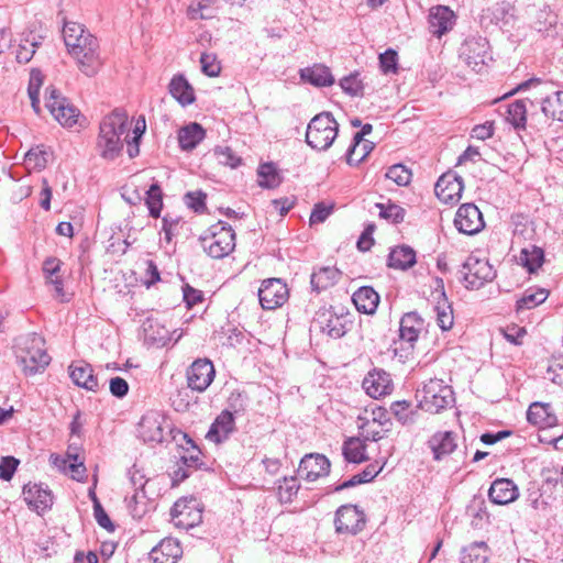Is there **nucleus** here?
<instances>
[{"mask_svg":"<svg viewBox=\"0 0 563 563\" xmlns=\"http://www.w3.org/2000/svg\"><path fill=\"white\" fill-rule=\"evenodd\" d=\"M63 37L79 70L88 77L97 75L103 64L98 38L77 22L64 24Z\"/></svg>","mask_w":563,"mask_h":563,"instance_id":"nucleus-1","label":"nucleus"},{"mask_svg":"<svg viewBox=\"0 0 563 563\" xmlns=\"http://www.w3.org/2000/svg\"><path fill=\"white\" fill-rule=\"evenodd\" d=\"M128 130L129 117L123 109L117 108L106 115L100 122L96 143L99 155L107 161L119 157L123 151L122 136L128 133Z\"/></svg>","mask_w":563,"mask_h":563,"instance_id":"nucleus-2","label":"nucleus"},{"mask_svg":"<svg viewBox=\"0 0 563 563\" xmlns=\"http://www.w3.org/2000/svg\"><path fill=\"white\" fill-rule=\"evenodd\" d=\"M15 354L25 375L32 376L45 369L51 357L45 350V341L37 333H29L16 339Z\"/></svg>","mask_w":563,"mask_h":563,"instance_id":"nucleus-3","label":"nucleus"},{"mask_svg":"<svg viewBox=\"0 0 563 563\" xmlns=\"http://www.w3.org/2000/svg\"><path fill=\"white\" fill-rule=\"evenodd\" d=\"M339 133V123L331 112H321L314 115L306 132L307 144L317 151H327L331 147Z\"/></svg>","mask_w":563,"mask_h":563,"instance_id":"nucleus-4","label":"nucleus"},{"mask_svg":"<svg viewBox=\"0 0 563 563\" xmlns=\"http://www.w3.org/2000/svg\"><path fill=\"white\" fill-rule=\"evenodd\" d=\"M203 250L212 258H223L235 247V233L230 225L219 221L201 238Z\"/></svg>","mask_w":563,"mask_h":563,"instance_id":"nucleus-5","label":"nucleus"},{"mask_svg":"<svg viewBox=\"0 0 563 563\" xmlns=\"http://www.w3.org/2000/svg\"><path fill=\"white\" fill-rule=\"evenodd\" d=\"M460 279L468 289H479L496 277V272L486 260L468 256L459 272Z\"/></svg>","mask_w":563,"mask_h":563,"instance_id":"nucleus-6","label":"nucleus"},{"mask_svg":"<svg viewBox=\"0 0 563 563\" xmlns=\"http://www.w3.org/2000/svg\"><path fill=\"white\" fill-rule=\"evenodd\" d=\"M166 429L170 431V426L165 417L157 411L146 412L139 422L137 437L150 445L164 442Z\"/></svg>","mask_w":563,"mask_h":563,"instance_id":"nucleus-7","label":"nucleus"},{"mask_svg":"<svg viewBox=\"0 0 563 563\" xmlns=\"http://www.w3.org/2000/svg\"><path fill=\"white\" fill-rule=\"evenodd\" d=\"M423 406L433 412L450 407L454 402V394L451 386L441 379H430L422 389Z\"/></svg>","mask_w":563,"mask_h":563,"instance_id":"nucleus-8","label":"nucleus"},{"mask_svg":"<svg viewBox=\"0 0 563 563\" xmlns=\"http://www.w3.org/2000/svg\"><path fill=\"white\" fill-rule=\"evenodd\" d=\"M45 107L62 125L70 128L76 124L78 109L70 104L57 89L46 88Z\"/></svg>","mask_w":563,"mask_h":563,"instance_id":"nucleus-9","label":"nucleus"},{"mask_svg":"<svg viewBox=\"0 0 563 563\" xmlns=\"http://www.w3.org/2000/svg\"><path fill=\"white\" fill-rule=\"evenodd\" d=\"M366 523V516L355 505H343L335 512L334 526L338 533L355 536L360 533Z\"/></svg>","mask_w":563,"mask_h":563,"instance_id":"nucleus-10","label":"nucleus"},{"mask_svg":"<svg viewBox=\"0 0 563 563\" xmlns=\"http://www.w3.org/2000/svg\"><path fill=\"white\" fill-rule=\"evenodd\" d=\"M489 44L485 37L470 36L462 44L460 57L475 71H479L489 57Z\"/></svg>","mask_w":563,"mask_h":563,"instance_id":"nucleus-11","label":"nucleus"},{"mask_svg":"<svg viewBox=\"0 0 563 563\" xmlns=\"http://www.w3.org/2000/svg\"><path fill=\"white\" fill-rule=\"evenodd\" d=\"M287 298V285L279 278L264 280L258 289L260 303L265 310H273L283 306Z\"/></svg>","mask_w":563,"mask_h":563,"instance_id":"nucleus-12","label":"nucleus"},{"mask_svg":"<svg viewBox=\"0 0 563 563\" xmlns=\"http://www.w3.org/2000/svg\"><path fill=\"white\" fill-rule=\"evenodd\" d=\"M216 371L208 358L196 360L187 369L188 387L198 393L205 391L213 382Z\"/></svg>","mask_w":563,"mask_h":563,"instance_id":"nucleus-13","label":"nucleus"},{"mask_svg":"<svg viewBox=\"0 0 563 563\" xmlns=\"http://www.w3.org/2000/svg\"><path fill=\"white\" fill-rule=\"evenodd\" d=\"M431 297L432 300L437 302L434 306V311L437 313L438 325L443 331L450 330L454 322L453 309L445 295L444 283L442 278H434V286Z\"/></svg>","mask_w":563,"mask_h":563,"instance_id":"nucleus-14","label":"nucleus"},{"mask_svg":"<svg viewBox=\"0 0 563 563\" xmlns=\"http://www.w3.org/2000/svg\"><path fill=\"white\" fill-rule=\"evenodd\" d=\"M454 225L459 232L473 235L478 233L485 223L482 212L474 203H464L455 213Z\"/></svg>","mask_w":563,"mask_h":563,"instance_id":"nucleus-15","label":"nucleus"},{"mask_svg":"<svg viewBox=\"0 0 563 563\" xmlns=\"http://www.w3.org/2000/svg\"><path fill=\"white\" fill-rule=\"evenodd\" d=\"M330 467L331 463L325 455L309 453L301 459L298 472L303 479L314 482L327 476L330 473Z\"/></svg>","mask_w":563,"mask_h":563,"instance_id":"nucleus-16","label":"nucleus"},{"mask_svg":"<svg viewBox=\"0 0 563 563\" xmlns=\"http://www.w3.org/2000/svg\"><path fill=\"white\" fill-rule=\"evenodd\" d=\"M362 387L369 397L378 399L391 393L393 380L386 371L374 368L364 377Z\"/></svg>","mask_w":563,"mask_h":563,"instance_id":"nucleus-17","label":"nucleus"},{"mask_svg":"<svg viewBox=\"0 0 563 563\" xmlns=\"http://www.w3.org/2000/svg\"><path fill=\"white\" fill-rule=\"evenodd\" d=\"M463 178L454 174L442 175L434 186L435 195L445 203H454L462 197Z\"/></svg>","mask_w":563,"mask_h":563,"instance_id":"nucleus-18","label":"nucleus"},{"mask_svg":"<svg viewBox=\"0 0 563 563\" xmlns=\"http://www.w3.org/2000/svg\"><path fill=\"white\" fill-rule=\"evenodd\" d=\"M428 23L430 33L437 37H441L452 30L455 23L454 12L445 5L433 7L429 11Z\"/></svg>","mask_w":563,"mask_h":563,"instance_id":"nucleus-19","label":"nucleus"},{"mask_svg":"<svg viewBox=\"0 0 563 563\" xmlns=\"http://www.w3.org/2000/svg\"><path fill=\"white\" fill-rule=\"evenodd\" d=\"M427 445L432 452L433 460L441 461L457 448V434L453 431H437L429 438Z\"/></svg>","mask_w":563,"mask_h":563,"instance_id":"nucleus-20","label":"nucleus"},{"mask_svg":"<svg viewBox=\"0 0 563 563\" xmlns=\"http://www.w3.org/2000/svg\"><path fill=\"white\" fill-rule=\"evenodd\" d=\"M173 522L176 527L190 529L198 526L202 521V514L194 505L178 500L170 510Z\"/></svg>","mask_w":563,"mask_h":563,"instance_id":"nucleus-21","label":"nucleus"},{"mask_svg":"<svg viewBox=\"0 0 563 563\" xmlns=\"http://www.w3.org/2000/svg\"><path fill=\"white\" fill-rule=\"evenodd\" d=\"M23 498L26 504L37 511L44 512L53 505V495L51 490L44 488L42 484H27L23 487Z\"/></svg>","mask_w":563,"mask_h":563,"instance_id":"nucleus-22","label":"nucleus"},{"mask_svg":"<svg viewBox=\"0 0 563 563\" xmlns=\"http://www.w3.org/2000/svg\"><path fill=\"white\" fill-rule=\"evenodd\" d=\"M234 430V416L225 409L214 419L206 434V439L218 444L225 441Z\"/></svg>","mask_w":563,"mask_h":563,"instance_id":"nucleus-23","label":"nucleus"},{"mask_svg":"<svg viewBox=\"0 0 563 563\" xmlns=\"http://www.w3.org/2000/svg\"><path fill=\"white\" fill-rule=\"evenodd\" d=\"M488 497L496 505H507L519 497V489L511 479L497 478L490 485Z\"/></svg>","mask_w":563,"mask_h":563,"instance_id":"nucleus-24","label":"nucleus"},{"mask_svg":"<svg viewBox=\"0 0 563 563\" xmlns=\"http://www.w3.org/2000/svg\"><path fill=\"white\" fill-rule=\"evenodd\" d=\"M69 376L75 385L89 391H97L99 384L98 378L93 375L90 364L78 361L69 365Z\"/></svg>","mask_w":563,"mask_h":563,"instance_id":"nucleus-25","label":"nucleus"},{"mask_svg":"<svg viewBox=\"0 0 563 563\" xmlns=\"http://www.w3.org/2000/svg\"><path fill=\"white\" fill-rule=\"evenodd\" d=\"M527 419L531 424L540 428H552L558 424V417L550 404L533 402L527 411Z\"/></svg>","mask_w":563,"mask_h":563,"instance_id":"nucleus-26","label":"nucleus"},{"mask_svg":"<svg viewBox=\"0 0 563 563\" xmlns=\"http://www.w3.org/2000/svg\"><path fill=\"white\" fill-rule=\"evenodd\" d=\"M534 101L540 103V110L545 121L556 120L563 122V91H554L545 95L540 99L534 98Z\"/></svg>","mask_w":563,"mask_h":563,"instance_id":"nucleus-27","label":"nucleus"},{"mask_svg":"<svg viewBox=\"0 0 563 563\" xmlns=\"http://www.w3.org/2000/svg\"><path fill=\"white\" fill-rule=\"evenodd\" d=\"M423 319L415 311L404 314L399 325L401 341L407 342L409 346L412 347L419 333L423 329Z\"/></svg>","mask_w":563,"mask_h":563,"instance_id":"nucleus-28","label":"nucleus"},{"mask_svg":"<svg viewBox=\"0 0 563 563\" xmlns=\"http://www.w3.org/2000/svg\"><path fill=\"white\" fill-rule=\"evenodd\" d=\"M316 323L319 324L322 332L332 339H340L347 331V320L342 316L323 312L318 316Z\"/></svg>","mask_w":563,"mask_h":563,"instance_id":"nucleus-29","label":"nucleus"},{"mask_svg":"<svg viewBox=\"0 0 563 563\" xmlns=\"http://www.w3.org/2000/svg\"><path fill=\"white\" fill-rule=\"evenodd\" d=\"M352 300L360 312L372 314L379 303V295L373 287L363 286L353 294Z\"/></svg>","mask_w":563,"mask_h":563,"instance_id":"nucleus-30","label":"nucleus"},{"mask_svg":"<svg viewBox=\"0 0 563 563\" xmlns=\"http://www.w3.org/2000/svg\"><path fill=\"white\" fill-rule=\"evenodd\" d=\"M527 102L533 106L534 101L530 99L515 100L508 104L506 111V121L516 130L521 131L527 126L528 108Z\"/></svg>","mask_w":563,"mask_h":563,"instance_id":"nucleus-31","label":"nucleus"},{"mask_svg":"<svg viewBox=\"0 0 563 563\" xmlns=\"http://www.w3.org/2000/svg\"><path fill=\"white\" fill-rule=\"evenodd\" d=\"M206 136L205 129L199 123H190L178 132V143L181 150H194Z\"/></svg>","mask_w":563,"mask_h":563,"instance_id":"nucleus-32","label":"nucleus"},{"mask_svg":"<svg viewBox=\"0 0 563 563\" xmlns=\"http://www.w3.org/2000/svg\"><path fill=\"white\" fill-rule=\"evenodd\" d=\"M416 264V252L408 245L393 249L388 255V266L396 269H408Z\"/></svg>","mask_w":563,"mask_h":563,"instance_id":"nucleus-33","label":"nucleus"},{"mask_svg":"<svg viewBox=\"0 0 563 563\" xmlns=\"http://www.w3.org/2000/svg\"><path fill=\"white\" fill-rule=\"evenodd\" d=\"M300 77L302 80L317 87H327L334 82V78L330 69L323 65H314L312 67L301 69Z\"/></svg>","mask_w":563,"mask_h":563,"instance_id":"nucleus-34","label":"nucleus"},{"mask_svg":"<svg viewBox=\"0 0 563 563\" xmlns=\"http://www.w3.org/2000/svg\"><path fill=\"white\" fill-rule=\"evenodd\" d=\"M340 271L335 267L325 266L313 272L311 275L310 284L313 290L320 292L335 285L340 278Z\"/></svg>","mask_w":563,"mask_h":563,"instance_id":"nucleus-35","label":"nucleus"},{"mask_svg":"<svg viewBox=\"0 0 563 563\" xmlns=\"http://www.w3.org/2000/svg\"><path fill=\"white\" fill-rule=\"evenodd\" d=\"M170 95L183 106L194 102V89L183 75H176L169 82Z\"/></svg>","mask_w":563,"mask_h":563,"instance_id":"nucleus-36","label":"nucleus"},{"mask_svg":"<svg viewBox=\"0 0 563 563\" xmlns=\"http://www.w3.org/2000/svg\"><path fill=\"white\" fill-rule=\"evenodd\" d=\"M357 427L360 430V435L364 441H378L383 439L389 430L387 428L382 427L374 420H368L367 411H365L364 416H360L357 418Z\"/></svg>","mask_w":563,"mask_h":563,"instance_id":"nucleus-37","label":"nucleus"},{"mask_svg":"<svg viewBox=\"0 0 563 563\" xmlns=\"http://www.w3.org/2000/svg\"><path fill=\"white\" fill-rule=\"evenodd\" d=\"M364 442L361 438H349L345 440L342 446L344 460L355 464L367 461L368 457Z\"/></svg>","mask_w":563,"mask_h":563,"instance_id":"nucleus-38","label":"nucleus"},{"mask_svg":"<svg viewBox=\"0 0 563 563\" xmlns=\"http://www.w3.org/2000/svg\"><path fill=\"white\" fill-rule=\"evenodd\" d=\"M489 556L488 545L484 541H476L461 550V563H486Z\"/></svg>","mask_w":563,"mask_h":563,"instance_id":"nucleus-39","label":"nucleus"},{"mask_svg":"<svg viewBox=\"0 0 563 563\" xmlns=\"http://www.w3.org/2000/svg\"><path fill=\"white\" fill-rule=\"evenodd\" d=\"M62 262L57 257H47L43 263V273L49 284L54 286L56 296L64 297L63 278L58 275Z\"/></svg>","mask_w":563,"mask_h":563,"instance_id":"nucleus-40","label":"nucleus"},{"mask_svg":"<svg viewBox=\"0 0 563 563\" xmlns=\"http://www.w3.org/2000/svg\"><path fill=\"white\" fill-rule=\"evenodd\" d=\"M390 411L402 426H410L416 422L418 410L408 400L395 401L390 405Z\"/></svg>","mask_w":563,"mask_h":563,"instance_id":"nucleus-41","label":"nucleus"},{"mask_svg":"<svg viewBox=\"0 0 563 563\" xmlns=\"http://www.w3.org/2000/svg\"><path fill=\"white\" fill-rule=\"evenodd\" d=\"M549 291L544 288H528L517 300V310L532 309L547 300Z\"/></svg>","mask_w":563,"mask_h":563,"instance_id":"nucleus-42","label":"nucleus"},{"mask_svg":"<svg viewBox=\"0 0 563 563\" xmlns=\"http://www.w3.org/2000/svg\"><path fill=\"white\" fill-rule=\"evenodd\" d=\"M258 185L263 188L273 189L280 185L282 177L272 163L262 164L257 170Z\"/></svg>","mask_w":563,"mask_h":563,"instance_id":"nucleus-43","label":"nucleus"},{"mask_svg":"<svg viewBox=\"0 0 563 563\" xmlns=\"http://www.w3.org/2000/svg\"><path fill=\"white\" fill-rule=\"evenodd\" d=\"M49 155L48 150L43 145H37L26 152L24 163L27 168L41 170L46 167Z\"/></svg>","mask_w":563,"mask_h":563,"instance_id":"nucleus-44","label":"nucleus"},{"mask_svg":"<svg viewBox=\"0 0 563 563\" xmlns=\"http://www.w3.org/2000/svg\"><path fill=\"white\" fill-rule=\"evenodd\" d=\"M145 203L152 218H158L163 208V192L157 183L150 186L146 191Z\"/></svg>","mask_w":563,"mask_h":563,"instance_id":"nucleus-45","label":"nucleus"},{"mask_svg":"<svg viewBox=\"0 0 563 563\" xmlns=\"http://www.w3.org/2000/svg\"><path fill=\"white\" fill-rule=\"evenodd\" d=\"M543 258L542 249L537 246H532L531 251L523 249L520 254V261L529 273L536 272L542 265Z\"/></svg>","mask_w":563,"mask_h":563,"instance_id":"nucleus-46","label":"nucleus"},{"mask_svg":"<svg viewBox=\"0 0 563 563\" xmlns=\"http://www.w3.org/2000/svg\"><path fill=\"white\" fill-rule=\"evenodd\" d=\"M376 208L379 209V217L386 219L393 223H400L405 219V209L395 203H376Z\"/></svg>","mask_w":563,"mask_h":563,"instance_id":"nucleus-47","label":"nucleus"},{"mask_svg":"<svg viewBox=\"0 0 563 563\" xmlns=\"http://www.w3.org/2000/svg\"><path fill=\"white\" fill-rule=\"evenodd\" d=\"M38 45H40V42L35 41L34 36L32 38H29V37L23 38L21 41V43L19 44L16 54H15L18 63H20V64L29 63L32 59V57L35 53V49Z\"/></svg>","mask_w":563,"mask_h":563,"instance_id":"nucleus-48","label":"nucleus"},{"mask_svg":"<svg viewBox=\"0 0 563 563\" xmlns=\"http://www.w3.org/2000/svg\"><path fill=\"white\" fill-rule=\"evenodd\" d=\"M386 177L398 186H406L410 183L411 172L402 164H395L388 168Z\"/></svg>","mask_w":563,"mask_h":563,"instance_id":"nucleus-49","label":"nucleus"},{"mask_svg":"<svg viewBox=\"0 0 563 563\" xmlns=\"http://www.w3.org/2000/svg\"><path fill=\"white\" fill-rule=\"evenodd\" d=\"M213 154L218 162L224 166L235 168L241 164V158L229 146H216Z\"/></svg>","mask_w":563,"mask_h":563,"instance_id":"nucleus-50","label":"nucleus"},{"mask_svg":"<svg viewBox=\"0 0 563 563\" xmlns=\"http://www.w3.org/2000/svg\"><path fill=\"white\" fill-rule=\"evenodd\" d=\"M299 484L295 477H284L283 483L278 486V496L282 501L289 503L297 495Z\"/></svg>","mask_w":563,"mask_h":563,"instance_id":"nucleus-51","label":"nucleus"},{"mask_svg":"<svg viewBox=\"0 0 563 563\" xmlns=\"http://www.w3.org/2000/svg\"><path fill=\"white\" fill-rule=\"evenodd\" d=\"M158 545L163 549L166 560L170 561V563H176L183 554V549L176 539L166 538Z\"/></svg>","mask_w":563,"mask_h":563,"instance_id":"nucleus-52","label":"nucleus"},{"mask_svg":"<svg viewBox=\"0 0 563 563\" xmlns=\"http://www.w3.org/2000/svg\"><path fill=\"white\" fill-rule=\"evenodd\" d=\"M206 198L207 195L201 191H188L184 196V201L188 208L192 209L195 212L201 213L206 210Z\"/></svg>","mask_w":563,"mask_h":563,"instance_id":"nucleus-53","label":"nucleus"},{"mask_svg":"<svg viewBox=\"0 0 563 563\" xmlns=\"http://www.w3.org/2000/svg\"><path fill=\"white\" fill-rule=\"evenodd\" d=\"M162 231L164 233V240L167 243H170L173 241V238L179 234V229L181 227L180 224V218H173L169 214H166L162 219Z\"/></svg>","mask_w":563,"mask_h":563,"instance_id":"nucleus-54","label":"nucleus"},{"mask_svg":"<svg viewBox=\"0 0 563 563\" xmlns=\"http://www.w3.org/2000/svg\"><path fill=\"white\" fill-rule=\"evenodd\" d=\"M200 64L202 73L207 76L216 77L220 74L221 67L213 54H201Z\"/></svg>","mask_w":563,"mask_h":563,"instance_id":"nucleus-55","label":"nucleus"},{"mask_svg":"<svg viewBox=\"0 0 563 563\" xmlns=\"http://www.w3.org/2000/svg\"><path fill=\"white\" fill-rule=\"evenodd\" d=\"M93 516L97 523L101 528L106 529L109 532L114 531V525L112 523L110 517L108 516V514L106 512L97 497H95Z\"/></svg>","mask_w":563,"mask_h":563,"instance_id":"nucleus-56","label":"nucleus"},{"mask_svg":"<svg viewBox=\"0 0 563 563\" xmlns=\"http://www.w3.org/2000/svg\"><path fill=\"white\" fill-rule=\"evenodd\" d=\"M341 88L351 96H361L363 92L362 81L357 75H349L340 80Z\"/></svg>","mask_w":563,"mask_h":563,"instance_id":"nucleus-57","label":"nucleus"},{"mask_svg":"<svg viewBox=\"0 0 563 563\" xmlns=\"http://www.w3.org/2000/svg\"><path fill=\"white\" fill-rule=\"evenodd\" d=\"M217 0H200L197 5H190L188 9V14L190 19H209L212 16L210 12H207L208 9L216 2Z\"/></svg>","mask_w":563,"mask_h":563,"instance_id":"nucleus-58","label":"nucleus"},{"mask_svg":"<svg viewBox=\"0 0 563 563\" xmlns=\"http://www.w3.org/2000/svg\"><path fill=\"white\" fill-rule=\"evenodd\" d=\"M183 297L187 308H192L197 303L202 302L205 299L203 292L201 290L196 289L188 284L183 287Z\"/></svg>","mask_w":563,"mask_h":563,"instance_id":"nucleus-59","label":"nucleus"},{"mask_svg":"<svg viewBox=\"0 0 563 563\" xmlns=\"http://www.w3.org/2000/svg\"><path fill=\"white\" fill-rule=\"evenodd\" d=\"M19 465V461L13 456H4L0 461V478L10 481Z\"/></svg>","mask_w":563,"mask_h":563,"instance_id":"nucleus-60","label":"nucleus"},{"mask_svg":"<svg viewBox=\"0 0 563 563\" xmlns=\"http://www.w3.org/2000/svg\"><path fill=\"white\" fill-rule=\"evenodd\" d=\"M333 206L325 205L323 202H319L314 205L312 212L310 214V223H322L327 220V218L332 213Z\"/></svg>","mask_w":563,"mask_h":563,"instance_id":"nucleus-61","label":"nucleus"},{"mask_svg":"<svg viewBox=\"0 0 563 563\" xmlns=\"http://www.w3.org/2000/svg\"><path fill=\"white\" fill-rule=\"evenodd\" d=\"M380 68L385 74L397 70V53L394 49H387L379 55Z\"/></svg>","mask_w":563,"mask_h":563,"instance_id":"nucleus-62","label":"nucleus"},{"mask_svg":"<svg viewBox=\"0 0 563 563\" xmlns=\"http://www.w3.org/2000/svg\"><path fill=\"white\" fill-rule=\"evenodd\" d=\"M367 416L368 420H374L382 427L387 428V430H391L393 422L386 409L382 407H375L371 412L367 411Z\"/></svg>","mask_w":563,"mask_h":563,"instance_id":"nucleus-63","label":"nucleus"},{"mask_svg":"<svg viewBox=\"0 0 563 563\" xmlns=\"http://www.w3.org/2000/svg\"><path fill=\"white\" fill-rule=\"evenodd\" d=\"M110 393L117 398H123L129 393V384L122 377H112L109 383Z\"/></svg>","mask_w":563,"mask_h":563,"instance_id":"nucleus-64","label":"nucleus"}]
</instances>
